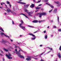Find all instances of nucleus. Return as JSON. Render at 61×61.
<instances>
[{
	"label": "nucleus",
	"instance_id": "f3484780",
	"mask_svg": "<svg viewBox=\"0 0 61 61\" xmlns=\"http://www.w3.org/2000/svg\"><path fill=\"white\" fill-rule=\"evenodd\" d=\"M0 35H1V36H2L3 35H4V36H5V34H4V33H1Z\"/></svg>",
	"mask_w": 61,
	"mask_h": 61
},
{
	"label": "nucleus",
	"instance_id": "8fccbe9b",
	"mask_svg": "<svg viewBox=\"0 0 61 61\" xmlns=\"http://www.w3.org/2000/svg\"><path fill=\"white\" fill-rule=\"evenodd\" d=\"M42 5V4H40L39 5H38V6H41V5Z\"/></svg>",
	"mask_w": 61,
	"mask_h": 61
},
{
	"label": "nucleus",
	"instance_id": "13d9d810",
	"mask_svg": "<svg viewBox=\"0 0 61 61\" xmlns=\"http://www.w3.org/2000/svg\"><path fill=\"white\" fill-rule=\"evenodd\" d=\"M20 51H21V50H19V52H20Z\"/></svg>",
	"mask_w": 61,
	"mask_h": 61
},
{
	"label": "nucleus",
	"instance_id": "774afa93",
	"mask_svg": "<svg viewBox=\"0 0 61 61\" xmlns=\"http://www.w3.org/2000/svg\"><path fill=\"white\" fill-rule=\"evenodd\" d=\"M5 15H6V13H5Z\"/></svg>",
	"mask_w": 61,
	"mask_h": 61
},
{
	"label": "nucleus",
	"instance_id": "6e6552de",
	"mask_svg": "<svg viewBox=\"0 0 61 61\" xmlns=\"http://www.w3.org/2000/svg\"><path fill=\"white\" fill-rule=\"evenodd\" d=\"M34 5L33 4H32L30 6V7H31V8H33V7H34Z\"/></svg>",
	"mask_w": 61,
	"mask_h": 61
},
{
	"label": "nucleus",
	"instance_id": "e433bc0d",
	"mask_svg": "<svg viewBox=\"0 0 61 61\" xmlns=\"http://www.w3.org/2000/svg\"><path fill=\"white\" fill-rule=\"evenodd\" d=\"M53 9H52L51 10L49 11V13H51V11H52Z\"/></svg>",
	"mask_w": 61,
	"mask_h": 61
},
{
	"label": "nucleus",
	"instance_id": "3c124183",
	"mask_svg": "<svg viewBox=\"0 0 61 61\" xmlns=\"http://www.w3.org/2000/svg\"><path fill=\"white\" fill-rule=\"evenodd\" d=\"M56 28V26H54V28Z\"/></svg>",
	"mask_w": 61,
	"mask_h": 61
},
{
	"label": "nucleus",
	"instance_id": "37998d69",
	"mask_svg": "<svg viewBox=\"0 0 61 61\" xmlns=\"http://www.w3.org/2000/svg\"><path fill=\"white\" fill-rule=\"evenodd\" d=\"M15 51L16 52H17V50L16 49H15Z\"/></svg>",
	"mask_w": 61,
	"mask_h": 61
},
{
	"label": "nucleus",
	"instance_id": "7ed1b4c3",
	"mask_svg": "<svg viewBox=\"0 0 61 61\" xmlns=\"http://www.w3.org/2000/svg\"><path fill=\"white\" fill-rule=\"evenodd\" d=\"M7 12H8L9 13H10V12H11V13H13L14 15L15 14V13L13 12L12 11H11V10H10L9 9H7Z\"/></svg>",
	"mask_w": 61,
	"mask_h": 61
},
{
	"label": "nucleus",
	"instance_id": "58836bf2",
	"mask_svg": "<svg viewBox=\"0 0 61 61\" xmlns=\"http://www.w3.org/2000/svg\"><path fill=\"white\" fill-rule=\"evenodd\" d=\"M45 2H48V0H45Z\"/></svg>",
	"mask_w": 61,
	"mask_h": 61
},
{
	"label": "nucleus",
	"instance_id": "a211bd4d",
	"mask_svg": "<svg viewBox=\"0 0 61 61\" xmlns=\"http://www.w3.org/2000/svg\"><path fill=\"white\" fill-rule=\"evenodd\" d=\"M28 11V10L26 9H25V12H26L28 14L29 12H28V11Z\"/></svg>",
	"mask_w": 61,
	"mask_h": 61
},
{
	"label": "nucleus",
	"instance_id": "6ab92c4d",
	"mask_svg": "<svg viewBox=\"0 0 61 61\" xmlns=\"http://www.w3.org/2000/svg\"><path fill=\"white\" fill-rule=\"evenodd\" d=\"M47 48H49V49H50L51 50H53V48H51V49L49 47H47Z\"/></svg>",
	"mask_w": 61,
	"mask_h": 61
},
{
	"label": "nucleus",
	"instance_id": "338daca9",
	"mask_svg": "<svg viewBox=\"0 0 61 61\" xmlns=\"http://www.w3.org/2000/svg\"><path fill=\"white\" fill-rule=\"evenodd\" d=\"M33 1L34 2H35V0H33Z\"/></svg>",
	"mask_w": 61,
	"mask_h": 61
},
{
	"label": "nucleus",
	"instance_id": "09e8293b",
	"mask_svg": "<svg viewBox=\"0 0 61 61\" xmlns=\"http://www.w3.org/2000/svg\"><path fill=\"white\" fill-rule=\"evenodd\" d=\"M28 58H29H29H31V57L28 56Z\"/></svg>",
	"mask_w": 61,
	"mask_h": 61
},
{
	"label": "nucleus",
	"instance_id": "de8ad7c7",
	"mask_svg": "<svg viewBox=\"0 0 61 61\" xmlns=\"http://www.w3.org/2000/svg\"><path fill=\"white\" fill-rule=\"evenodd\" d=\"M46 4L47 5H50V4H49L48 3H46Z\"/></svg>",
	"mask_w": 61,
	"mask_h": 61
},
{
	"label": "nucleus",
	"instance_id": "a19ab883",
	"mask_svg": "<svg viewBox=\"0 0 61 61\" xmlns=\"http://www.w3.org/2000/svg\"><path fill=\"white\" fill-rule=\"evenodd\" d=\"M61 4H60L59 5H57V6L58 7L60 5H61Z\"/></svg>",
	"mask_w": 61,
	"mask_h": 61
},
{
	"label": "nucleus",
	"instance_id": "cd10ccee",
	"mask_svg": "<svg viewBox=\"0 0 61 61\" xmlns=\"http://www.w3.org/2000/svg\"><path fill=\"white\" fill-rule=\"evenodd\" d=\"M38 30H37V31L34 32L33 33V34H35V33H37V32H38Z\"/></svg>",
	"mask_w": 61,
	"mask_h": 61
},
{
	"label": "nucleus",
	"instance_id": "9d476101",
	"mask_svg": "<svg viewBox=\"0 0 61 61\" xmlns=\"http://www.w3.org/2000/svg\"><path fill=\"white\" fill-rule=\"evenodd\" d=\"M29 35H30V36H32L33 37H36L35 35L32 33H29Z\"/></svg>",
	"mask_w": 61,
	"mask_h": 61
},
{
	"label": "nucleus",
	"instance_id": "ea45409f",
	"mask_svg": "<svg viewBox=\"0 0 61 61\" xmlns=\"http://www.w3.org/2000/svg\"><path fill=\"white\" fill-rule=\"evenodd\" d=\"M17 47H19L18 46H15V48H17Z\"/></svg>",
	"mask_w": 61,
	"mask_h": 61
},
{
	"label": "nucleus",
	"instance_id": "6e6d98bb",
	"mask_svg": "<svg viewBox=\"0 0 61 61\" xmlns=\"http://www.w3.org/2000/svg\"><path fill=\"white\" fill-rule=\"evenodd\" d=\"M41 61H44V60H43V59H41Z\"/></svg>",
	"mask_w": 61,
	"mask_h": 61
},
{
	"label": "nucleus",
	"instance_id": "a18cd8bd",
	"mask_svg": "<svg viewBox=\"0 0 61 61\" xmlns=\"http://www.w3.org/2000/svg\"><path fill=\"white\" fill-rule=\"evenodd\" d=\"M19 47V49H20V50H21V51H23L20 49V48L19 47Z\"/></svg>",
	"mask_w": 61,
	"mask_h": 61
},
{
	"label": "nucleus",
	"instance_id": "4be33fe9",
	"mask_svg": "<svg viewBox=\"0 0 61 61\" xmlns=\"http://www.w3.org/2000/svg\"><path fill=\"white\" fill-rule=\"evenodd\" d=\"M21 22V24H24V21H23L22 20H21V21H20Z\"/></svg>",
	"mask_w": 61,
	"mask_h": 61
},
{
	"label": "nucleus",
	"instance_id": "72a5a7b5",
	"mask_svg": "<svg viewBox=\"0 0 61 61\" xmlns=\"http://www.w3.org/2000/svg\"><path fill=\"white\" fill-rule=\"evenodd\" d=\"M59 32H61V29H59L58 30Z\"/></svg>",
	"mask_w": 61,
	"mask_h": 61
},
{
	"label": "nucleus",
	"instance_id": "69168bd1",
	"mask_svg": "<svg viewBox=\"0 0 61 61\" xmlns=\"http://www.w3.org/2000/svg\"><path fill=\"white\" fill-rule=\"evenodd\" d=\"M0 4H1V5H3V4H2V3H1Z\"/></svg>",
	"mask_w": 61,
	"mask_h": 61
},
{
	"label": "nucleus",
	"instance_id": "dca6fc26",
	"mask_svg": "<svg viewBox=\"0 0 61 61\" xmlns=\"http://www.w3.org/2000/svg\"><path fill=\"white\" fill-rule=\"evenodd\" d=\"M21 27H22V29L24 30V29H25V27H24V26H21Z\"/></svg>",
	"mask_w": 61,
	"mask_h": 61
},
{
	"label": "nucleus",
	"instance_id": "a878e982",
	"mask_svg": "<svg viewBox=\"0 0 61 61\" xmlns=\"http://www.w3.org/2000/svg\"><path fill=\"white\" fill-rule=\"evenodd\" d=\"M47 35L45 36V39H47Z\"/></svg>",
	"mask_w": 61,
	"mask_h": 61
},
{
	"label": "nucleus",
	"instance_id": "5fc2aeb1",
	"mask_svg": "<svg viewBox=\"0 0 61 61\" xmlns=\"http://www.w3.org/2000/svg\"><path fill=\"white\" fill-rule=\"evenodd\" d=\"M34 59H36V60H37V59H38V58H34Z\"/></svg>",
	"mask_w": 61,
	"mask_h": 61
},
{
	"label": "nucleus",
	"instance_id": "f8f14e48",
	"mask_svg": "<svg viewBox=\"0 0 61 61\" xmlns=\"http://www.w3.org/2000/svg\"><path fill=\"white\" fill-rule=\"evenodd\" d=\"M20 15H24V16H25V17H26V18H28V17H27V16H26V15H25V14H20Z\"/></svg>",
	"mask_w": 61,
	"mask_h": 61
},
{
	"label": "nucleus",
	"instance_id": "423d86ee",
	"mask_svg": "<svg viewBox=\"0 0 61 61\" xmlns=\"http://www.w3.org/2000/svg\"><path fill=\"white\" fill-rule=\"evenodd\" d=\"M21 1L20 0L19 1V2H17V3H19V4H22V5H24V4H25V3L24 2H20Z\"/></svg>",
	"mask_w": 61,
	"mask_h": 61
},
{
	"label": "nucleus",
	"instance_id": "4c0bfd02",
	"mask_svg": "<svg viewBox=\"0 0 61 61\" xmlns=\"http://www.w3.org/2000/svg\"><path fill=\"white\" fill-rule=\"evenodd\" d=\"M7 4H10V2H9V1H7Z\"/></svg>",
	"mask_w": 61,
	"mask_h": 61
},
{
	"label": "nucleus",
	"instance_id": "aec40b11",
	"mask_svg": "<svg viewBox=\"0 0 61 61\" xmlns=\"http://www.w3.org/2000/svg\"><path fill=\"white\" fill-rule=\"evenodd\" d=\"M57 11V9H55L54 10V11L53 12H56V11Z\"/></svg>",
	"mask_w": 61,
	"mask_h": 61
},
{
	"label": "nucleus",
	"instance_id": "f257e3e1",
	"mask_svg": "<svg viewBox=\"0 0 61 61\" xmlns=\"http://www.w3.org/2000/svg\"><path fill=\"white\" fill-rule=\"evenodd\" d=\"M38 15H40L39 16V17H41L42 15H46V12H44L42 13H38L36 14V15L37 16Z\"/></svg>",
	"mask_w": 61,
	"mask_h": 61
},
{
	"label": "nucleus",
	"instance_id": "c85d7f7f",
	"mask_svg": "<svg viewBox=\"0 0 61 61\" xmlns=\"http://www.w3.org/2000/svg\"><path fill=\"white\" fill-rule=\"evenodd\" d=\"M36 38V37H35L34 38H32V40H35Z\"/></svg>",
	"mask_w": 61,
	"mask_h": 61
},
{
	"label": "nucleus",
	"instance_id": "ddd939ff",
	"mask_svg": "<svg viewBox=\"0 0 61 61\" xmlns=\"http://www.w3.org/2000/svg\"><path fill=\"white\" fill-rule=\"evenodd\" d=\"M49 5L52 8H54V6H53V5H51L50 4H49Z\"/></svg>",
	"mask_w": 61,
	"mask_h": 61
},
{
	"label": "nucleus",
	"instance_id": "2eb2a0df",
	"mask_svg": "<svg viewBox=\"0 0 61 61\" xmlns=\"http://www.w3.org/2000/svg\"><path fill=\"white\" fill-rule=\"evenodd\" d=\"M41 8V7H36V10H37V9H40Z\"/></svg>",
	"mask_w": 61,
	"mask_h": 61
},
{
	"label": "nucleus",
	"instance_id": "c756f323",
	"mask_svg": "<svg viewBox=\"0 0 61 61\" xmlns=\"http://www.w3.org/2000/svg\"><path fill=\"white\" fill-rule=\"evenodd\" d=\"M5 35V36H6V37H8V38H10V37H9V36H6Z\"/></svg>",
	"mask_w": 61,
	"mask_h": 61
},
{
	"label": "nucleus",
	"instance_id": "b1692460",
	"mask_svg": "<svg viewBox=\"0 0 61 61\" xmlns=\"http://www.w3.org/2000/svg\"><path fill=\"white\" fill-rule=\"evenodd\" d=\"M23 24L22 23H20L19 25L20 26V27H21V26H21V25H22Z\"/></svg>",
	"mask_w": 61,
	"mask_h": 61
},
{
	"label": "nucleus",
	"instance_id": "473e14b6",
	"mask_svg": "<svg viewBox=\"0 0 61 61\" xmlns=\"http://www.w3.org/2000/svg\"><path fill=\"white\" fill-rule=\"evenodd\" d=\"M12 23L13 25H14V24H15V23H14V22L13 20L12 21Z\"/></svg>",
	"mask_w": 61,
	"mask_h": 61
},
{
	"label": "nucleus",
	"instance_id": "49530a36",
	"mask_svg": "<svg viewBox=\"0 0 61 61\" xmlns=\"http://www.w3.org/2000/svg\"><path fill=\"white\" fill-rule=\"evenodd\" d=\"M43 32L44 33H46V30L44 31H43Z\"/></svg>",
	"mask_w": 61,
	"mask_h": 61
},
{
	"label": "nucleus",
	"instance_id": "864d4df0",
	"mask_svg": "<svg viewBox=\"0 0 61 61\" xmlns=\"http://www.w3.org/2000/svg\"><path fill=\"white\" fill-rule=\"evenodd\" d=\"M9 5V6L10 7H11V5H10V4Z\"/></svg>",
	"mask_w": 61,
	"mask_h": 61
},
{
	"label": "nucleus",
	"instance_id": "412c9836",
	"mask_svg": "<svg viewBox=\"0 0 61 61\" xmlns=\"http://www.w3.org/2000/svg\"><path fill=\"white\" fill-rule=\"evenodd\" d=\"M29 5H25V6L27 8L28 7V6H29Z\"/></svg>",
	"mask_w": 61,
	"mask_h": 61
},
{
	"label": "nucleus",
	"instance_id": "0e129e2a",
	"mask_svg": "<svg viewBox=\"0 0 61 61\" xmlns=\"http://www.w3.org/2000/svg\"><path fill=\"white\" fill-rule=\"evenodd\" d=\"M53 35H51V37H53Z\"/></svg>",
	"mask_w": 61,
	"mask_h": 61
},
{
	"label": "nucleus",
	"instance_id": "9b49d317",
	"mask_svg": "<svg viewBox=\"0 0 61 61\" xmlns=\"http://www.w3.org/2000/svg\"><path fill=\"white\" fill-rule=\"evenodd\" d=\"M58 56L59 58H61V56L60 54V53H58Z\"/></svg>",
	"mask_w": 61,
	"mask_h": 61
},
{
	"label": "nucleus",
	"instance_id": "4468645a",
	"mask_svg": "<svg viewBox=\"0 0 61 61\" xmlns=\"http://www.w3.org/2000/svg\"><path fill=\"white\" fill-rule=\"evenodd\" d=\"M3 49L5 50V51H6V52H8V50H7L5 48H4Z\"/></svg>",
	"mask_w": 61,
	"mask_h": 61
},
{
	"label": "nucleus",
	"instance_id": "bb28decb",
	"mask_svg": "<svg viewBox=\"0 0 61 61\" xmlns=\"http://www.w3.org/2000/svg\"><path fill=\"white\" fill-rule=\"evenodd\" d=\"M16 54H20V53L19 52L17 51V52L16 53Z\"/></svg>",
	"mask_w": 61,
	"mask_h": 61
},
{
	"label": "nucleus",
	"instance_id": "603ef678",
	"mask_svg": "<svg viewBox=\"0 0 61 61\" xmlns=\"http://www.w3.org/2000/svg\"><path fill=\"white\" fill-rule=\"evenodd\" d=\"M40 46V47H42V45H41Z\"/></svg>",
	"mask_w": 61,
	"mask_h": 61
},
{
	"label": "nucleus",
	"instance_id": "5701e85b",
	"mask_svg": "<svg viewBox=\"0 0 61 61\" xmlns=\"http://www.w3.org/2000/svg\"><path fill=\"white\" fill-rule=\"evenodd\" d=\"M55 3H56V4H58L59 3V2L57 1V2H54Z\"/></svg>",
	"mask_w": 61,
	"mask_h": 61
},
{
	"label": "nucleus",
	"instance_id": "2f4dec72",
	"mask_svg": "<svg viewBox=\"0 0 61 61\" xmlns=\"http://www.w3.org/2000/svg\"><path fill=\"white\" fill-rule=\"evenodd\" d=\"M5 40H2V42H5Z\"/></svg>",
	"mask_w": 61,
	"mask_h": 61
},
{
	"label": "nucleus",
	"instance_id": "20e7f679",
	"mask_svg": "<svg viewBox=\"0 0 61 61\" xmlns=\"http://www.w3.org/2000/svg\"><path fill=\"white\" fill-rule=\"evenodd\" d=\"M34 13V11H31L28 13V14L29 16H32V15L31 14H33Z\"/></svg>",
	"mask_w": 61,
	"mask_h": 61
},
{
	"label": "nucleus",
	"instance_id": "4d7b16f0",
	"mask_svg": "<svg viewBox=\"0 0 61 61\" xmlns=\"http://www.w3.org/2000/svg\"><path fill=\"white\" fill-rule=\"evenodd\" d=\"M38 10H37L35 12H37V11H38Z\"/></svg>",
	"mask_w": 61,
	"mask_h": 61
},
{
	"label": "nucleus",
	"instance_id": "f03ea898",
	"mask_svg": "<svg viewBox=\"0 0 61 61\" xmlns=\"http://www.w3.org/2000/svg\"><path fill=\"white\" fill-rule=\"evenodd\" d=\"M9 55L7 54H6V56L7 57L8 59H12V57H11V56H12V55L10 54V53H9Z\"/></svg>",
	"mask_w": 61,
	"mask_h": 61
},
{
	"label": "nucleus",
	"instance_id": "c03bdc74",
	"mask_svg": "<svg viewBox=\"0 0 61 61\" xmlns=\"http://www.w3.org/2000/svg\"><path fill=\"white\" fill-rule=\"evenodd\" d=\"M1 30L2 31V32H4V30H3V29H2Z\"/></svg>",
	"mask_w": 61,
	"mask_h": 61
},
{
	"label": "nucleus",
	"instance_id": "393cba45",
	"mask_svg": "<svg viewBox=\"0 0 61 61\" xmlns=\"http://www.w3.org/2000/svg\"><path fill=\"white\" fill-rule=\"evenodd\" d=\"M57 20L58 22H59V17H58V16H57Z\"/></svg>",
	"mask_w": 61,
	"mask_h": 61
},
{
	"label": "nucleus",
	"instance_id": "680f3d73",
	"mask_svg": "<svg viewBox=\"0 0 61 61\" xmlns=\"http://www.w3.org/2000/svg\"><path fill=\"white\" fill-rule=\"evenodd\" d=\"M47 28H49V26H48L47 27Z\"/></svg>",
	"mask_w": 61,
	"mask_h": 61
},
{
	"label": "nucleus",
	"instance_id": "7c9ffc66",
	"mask_svg": "<svg viewBox=\"0 0 61 61\" xmlns=\"http://www.w3.org/2000/svg\"><path fill=\"white\" fill-rule=\"evenodd\" d=\"M28 26L29 27H31V28H32L33 27V26L31 25H29Z\"/></svg>",
	"mask_w": 61,
	"mask_h": 61
},
{
	"label": "nucleus",
	"instance_id": "39448f33",
	"mask_svg": "<svg viewBox=\"0 0 61 61\" xmlns=\"http://www.w3.org/2000/svg\"><path fill=\"white\" fill-rule=\"evenodd\" d=\"M21 1L20 0L19 1V2H17V3H19V4H22V5H24V4H25V3L24 2H20Z\"/></svg>",
	"mask_w": 61,
	"mask_h": 61
},
{
	"label": "nucleus",
	"instance_id": "1a4fd4ad",
	"mask_svg": "<svg viewBox=\"0 0 61 61\" xmlns=\"http://www.w3.org/2000/svg\"><path fill=\"white\" fill-rule=\"evenodd\" d=\"M18 56H19V57H20V58H24V56H23L22 55H18Z\"/></svg>",
	"mask_w": 61,
	"mask_h": 61
},
{
	"label": "nucleus",
	"instance_id": "052dcab7",
	"mask_svg": "<svg viewBox=\"0 0 61 61\" xmlns=\"http://www.w3.org/2000/svg\"><path fill=\"white\" fill-rule=\"evenodd\" d=\"M10 40L11 42H13V40Z\"/></svg>",
	"mask_w": 61,
	"mask_h": 61
},
{
	"label": "nucleus",
	"instance_id": "0eeeda50",
	"mask_svg": "<svg viewBox=\"0 0 61 61\" xmlns=\"http://www.w3.org/2000/svg\"><path fill=\"white\" fill-rule=\"evenodd\" d=\"M32 22L33 23H37L38 22V21L37 20H34V21H32Z\"/></svg>",
	"mask_w": 61,
	"mask_h": 61
},
{
	"label": "nucleus",
	"instance_id": "c9c22d12",
	"mask_svg": "<svg viewBox=\"0 0 61 61\" xmlns=\"http://www.w3.org/2000/svg\"><path fill=\"white\" fill-rule=\"evenodd\" d=\"M3 61H5V58H3Z\"/></svg>",
	"mask_w": 61,
	"mask_h": 61
},
{
	"label": "nucleus",
	"instance_id": "79ce46f5",
	"mask_svg": "<svg viewBox=\"0 0 61 61\" xmlns=\"http://www.w3.org/2000/svg\"><path fill=\"white\" fill-rule=\"evenodd\" d=\"M40 2H41V0L39 1H38L37 2V3H40Z\"/></svg>",
	"mask_w": 61,
	"mask_h": 61
},
{
	"label": "nucleus",
	"instance_id": "f704fd0d",
	"mask_svg": "<svg viewBox=\"0 0 61 61\" xmlns=\"http://www.w3.org/2000/svg\"><path fill=\"white\" fill-rule=\"evenodd\" d=\"M43 21V20H40L39 21V23H41V22H42Z\"/></svg>",
	"mask_w": 61,
	"mask_h": 61
},
{
	"label": "nucleus",
	"instance_id": "bf43d9fd",
	"mask_svg": "<svg viewBox=\"0 0 61 61\" xmlns=\"http://www.w3.org/2000/svg\"><path fill=\"white\" fill-rule=\"evenodd\" d=\"M43 53H41V55H43Z\"/></svg>",
	"mask_w": 61,
	"mask_h": 61
},
{
	"label": "nucleus",
	"instance_id": "e2e57ef3",
	"mask_svg": "<svg viewBox=\"0 0 61 61\" xmlns=\"http://www.w3.org/2000/svg\"><path fill=\"white\" fill-rule=\"evenodd\" d=\"M41 10H44V9H41Z\"/></svg>",
	"mask_w": 61,
	"mask_h": 61
}]
</instances>
